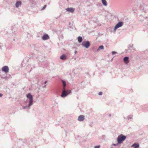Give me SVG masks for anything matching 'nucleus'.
Instances as JSON below:
<instances>
[{
	"label": "nucleus",
	"instance_id": "nucleus-10",
	"mask_svg": "<svg viewBox=\"0 0 148 148\" xmlns=\"http://www.w3.org/2000/svg\"><path fill=\"white\" fill-rule=\"evenodd\" d=\"M74 9L71 8H67L66 9V10L71 12H73L74 11Z\"/></svg>",
	"mask_w": 148,
	"mask_h": 148
},
{
	"label": "nucleus",
	"instance_id": "nucleus-25",
	"mask_svg": "<svg viewBox=\"0 0 148 148\" xmlns=\"http://www.w3.org/2000/svg\"><path fill=\"white\" fill-rule=\"evenodd\" d=\"M24 108V109L25 108V107H24V108Z\"/></svg>",
	"mask_w": 148,
	"mask_h": 148
},
{
	"label": "nucleus",
	"instance_id": "nucleus-5",
	"mask_svg": "<svg viewBox=\"0 0 148 148\" xmlns=\"http://www.w3.org/2000/svg\"><path fill=\"white\" fill-rule=\"evenodd\" d=\"M123 23L122 22H119L115 26L114 28V31H115L118 28L121 27L123 25Z\"/></svg>",
	"mask_w": 148,
	"mask_h": 148
},
{
	"label": "nucleus",
	"instance_id": "nucleus-14",
	"mask_svg": "<svg viewBox=\"0 0 148 148\" xmlns=\"http://www.w3.org/2000/svg\"><path fill=\"white\" fill-rule=\"evenodd\" d=\"M78 41L79 42H81L82 40V38L81 36H79L78 37Z\"/></svg>",
	"mask_w": 148,
	"mask_h": 148
},
{
	"label": "nucleus",
	"instance_id": "nucleus-9",
	"mask_svg": "<svg viewBox=\"0 0 148 148\" xmlns=\"http://www.w3.org/2000/svg\"><path fill=\"white\" fill-rule=\"evenodd\" d=\"M49 38V36L47 34H45L42 37V39L43 40H45Z\"/></svg>",
	"mask_w": 148,
	"mask_h": 148
},
{
	"label": "nucleus",
	"instance_id": "nucleus-12",
	"mask_svg": "<svg viewBox=\"0 0 148 148\" xmlns=\"http://www.w3.org/2000/svg\"><path fill=\"white\" fill-rule=\"evenodd\" d=\"M132 147H134V148H138L139 147V145L138 144H134L132 145Z\"/></svg>",
	"mask_w": 148,
	"mask_h": 148
},
{
	"label": "nucleus",
	"instance_id": "nucleus-7",
	"mask_svg": "<svg viewBox=\"0 0 148 148\" xmlns=\"http://www.w3.org/2000/svg\"><path fill=\"white\" fill-rule=\"evenodd\" d=\"M84 119V116L83 115H81L79 116L78 120L79 121H83Z\"/></svg>",
	"mask_w": 148,
	"mask_h": 148
},
{
	"label": "nucleus",
	"instance_id": "nucleus-26",
	"mask_svg": "<svg viewBox=\"0 0 148 148\" xmlns=\"http://www.w3.org/2000/svg\"><path fill=\"white\" fill-rule=\"evenodd\" d=\"M76 52H77V51H75V53H76Z\"/></svg>",
	"mask_w": 148,
	"mask_h": 148
},
{
	"label": "nucleus",
	"instance_id": "nucleus-18",
	"mask_svg": "<svg viewBox=\"0 0 148 148\" xmlns=\"http://www.w3.org/2000/svg\"><path fill=\"white\" fill-rule=\"evenodd\" d=\"M46 7V5H45L42 8V9L41 10H44Z\"/></svg>",
	"mask_w": 148,
	"mask_h": 148
},
{
	"label": "nucleus",
	"instance_id": "nucleus-13",
	"mask_svg": "<svg viewBox=\"0 0 148 148\" xmlns=\"http://www.w3.org/2000/svg\"><path fill=\"white\" fill-rule=\"evenodd\" d=\"M60 58L61 60H64L66 59V57L65 55H63L60 56Z\"/></svg>",
	"mask_w": 148,
	"mask_h": 148
},
{
	"label": "nucleus",
	"instance_id": "nucleus-1",
	"mask_svg": "<svg viewBox=\"0 0 148 148\" xmlns=\"http://www.w3.org/2000/svg\"><path fill=\"white\" fill-rule=\"evenodd\" d=\"M71 93L70 90L66 91L65 88H63V91L62 93L61 97H64Z\"/></svg>",
	"mask_w": 148,
	"mask_h": 148
},
{
	"label": "nucleus",
	"instance_id": "nucleus-17",
	"mask_svg": "<svg viewBox=\"0 0 148 148\" xmlns=\"http://www.w3.org/2000/svg\"><path fill=\"white\" fill-rule=\"evenodd\" d=\"M62 82L63 84V88H65V87L66 86L65 82L64 81H62Z\"/></svg>",
	"mask_w": 148,
	"mask_h": 148
},
{
	"label": "nucleus",
	"instance_id": "nucleus-20",
	"mask_svg": "<svg viewBox=\"0 0 148 148\" xmlns=\"http://www.w3.org/2000/svg\"><path fill=\"white\" fill-rule=\"evenodd\" d=\"M116 53V52H115V51H112V54H113V55H114V54H115Z\"/></svg>",
	"mask_w": 148,
	"mask_h": 148
},
{
	"label": "nucleus",
	"instance_id": "nucleus-22",
	"mask_svg": "<svg viewBox=\"0 0 148 148\" xmlns=\"http://www.w3.org/2000/svg\"><path fill=\"white\" fill-rule=\"evenodd\" d=\"M113 145L114 146H116L117 145V144H113Z\"/></svg>",
	"mask_w": 148,
	"mask_h": 148
},
{
	"label": "nucleus",
	"instance_id": "nucleus-24",
	"mask_svg": "<svg viewBox=\"0 0 148 148\" xmlns=\"http://www.w3.org/2000/svg\"><path fill=\"white\" fill-rule=\"evenodd\" d=\"M47 82L46 81H45V84Z\"/></svg>",
	"mask_w": 148,
	"mask_h": 148
},
{
	"label": "nucleus",
	"instance_id": "nucleus-2",
	"mask_svg": "<svg viewBox=\"0 0 148 148\" xmlns=\"http://www.w3.org/2000/svg\"><path fill=\"white\" fill-rule=\"evenodd\" d=\"M126 138V137L122 135L119 136L117 138V140L118 143H121Z\"/></svg>",
	"mask_w": 148,
	"mask_h": 148
},
{
	"label": "nucleus",
	"instance_id": "nucleus-21",
	"mask_svg": "<svg viewBox=\"0 0 148 148\" xmlns=\"http://www.w3.org/2000/svg\"><path fill=\"white\" fill-rule=\"evenodd\" d=\"M95 148H99V146H96L95 147Z\"/></svg>",
	"mask_w": 148,
	"mask_h": 148
},
{
	"label": "nucleus",
	"instance_id": "nucleus-4",
	"mask_svg": "<svg viewBox=\"0 0 148 148\" xmlns=\"http://www.w3.org/2000/svg\"><path fill=\"white\" fill-rule=\"evenodd\" d=\"M82 45L86 48H88L90 46V43L88 41H84L82 42Z\"/></svg>",
	"mask_w": 148,
	"mask_h": 148
},
{
	"label": "nucleus",
	"instance_id": "nucleus-11",
	"mask_svg": "<svg viewBox=\"0 0 148 148\" xmlns=\"http://www.w3.org/2000/svg\"><path fill=\"white\" fill-rule=\"evenodd\" d=\"M21 2L20 1H17L15 4L17 8H18L19 6L21 5Z\"/></svg>",
	"mask_w": 148,
	"mask_h": 148
},
{
	"label": "nucleus",
	"instance_id": "nucleus-19",
	"mask_svg": "<svg viewBox=\"0 0 148 148\" xmlns=\"http://www.w3.org/2000/svg\"><path fill=\"white\" fill-rule=\"evenodd\" d=\"M98 94L99 95H101L102 94V92H100Z\"/></svg>",
	"mask_w": 148,
	"mask_h": 148
},
{
	"label": "nucleus",
	"instance_id": "nucleus-3",
	"mask_svg": "<svg viewBox=\"0 0 148 148\" xmlns=\"http://www.w3.org/2000/svg\"><path fill=\"white\" fill-rule=\"evenodd\" d=\"M27 98L29 99V104L28 106L29 107L32 105L33 104V97L32 95L30 93H29L27 95Z\"/></svg>",
	"mask_w": 148,
	"mask_h": 148
},
{
	"label": "nucleus",
	"instance_id": "nucleus-23",
	"mask_svg": "<svg viewBox=\"0 0 148 148\" xmlns=\"http://www.w3.org/2000/svg\"><path fill=\"white\" fill-rule=\"evenodd\" d=\"M0 95H1V97L2 96V94H1Z\"/></svg>",
	"mask_w": 148,
	"mask_h": 148
},
{
	"label": "nucleus",
	"instance_id": "nucleus-15",
	"mask_svg": "<svg viewBox=\"0 0 148 148\" xmlns=\"http://www.w3.org/2000/svg\"><path fill=\"white\" fill-rule=\"evenodd\" d=\"M102 2L103 4L105 5H107V2L106 0H102Z\"/></svg>",
	"mask_w": 148,
	"mask_h": 148
},
{
	"label": "nucleus",
	"instance_id": "nucleus-6",
	"mask_svg": "<svg viewBox=\"0 0 148 148\" xmlns=\"http://www.w3.org/2000/svg\"><path fill=\"white\" fill-rule=\"evenodd\" d=\"M2 70L5 73H7L9 71L8 67L7 66H5L2 68Z\"/></svg>",
	"mask_w": 148,
	"mask_h": 148
},
{
	"label": "nucleus",
	"instance_id": "nucleus-8",
	"mask_svg": "<svg viewBox=\"0 0 148 148\" xmlns=\"http://www.w3.org/2000/svg\"><path fill=\"white\" fill-rule=\"evenodd\" d=\"M128 59L129 58L128 57H125L124 58L123 61L125 64H127L129 63Z\"/></svg>",
	"mask_w": 148,
	"mask_h": 148
},
{
	"label": "nucleus",
	"instance_id": "nucleus-16",
	"mask_svg": "<svg viewBox=\"0 0 148 148\" xmlns=\"http://www.w3.org/2000/svg\"><path fill=\"white\" fill-rule=\"evenodd\" d=\"M104 49L103 46L102 45H101V46H100L99 47L98 49H97V51H98L100 49Z\"/></svg>",
	"mask_w": 148,
	"mask_h": 148
}]
</instances>
